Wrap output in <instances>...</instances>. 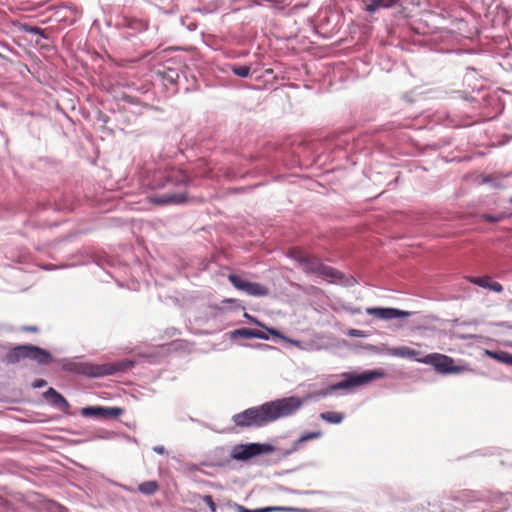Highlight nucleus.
Wrapping results in <instances>:
<instances>
[{
  "label": "nucleus",
  "instance_id": "7",
  "mask_svg": "<svg viewBox=\"0 0 512 512\" xmlns=\"http://www.w3.org/2000/svg\"><path fill=\"white\" fill-rule=\"evenodd\" d=\"M228 280L236 289L244 291L251 296H267L269 293L268 288L264 285L247 281L235 274L228 275Z\"/></svg>",
  "mask_w": 512,
  "mask_h": 512
},
{
  "label": "nucleus",
  "instance_id": "19",
  "mask_svg": "<svg viewBox=\"0 0 512 512\" xmlns=\"http://www.w3.org/2000/svg\"><path fill=\"white\" fill-rule=\"evenodd\" d=\"M322 436V432L321 431H313V432H307V433H304L303 435H301L298 440L294 443V449H298L299 446L306 442V441H309V440H314V439H318Z\"/></svg>",
  "mask_w": 512,
  "mask_h": 512
},
{
  "label": "nucleus",
  "instance_id": "25",
  "mask_svg": "<svg viewBox=\"0 0 512 512\" xmlns=\"http://www.w3.org/2000/svg\"><path fill=\"white\" fill-rule=\"evenodd\" d=\"M252 338L262 339V340H268L269 336L257 329H252Z\"/></svg>",
  "mask_w": 512,
  "mask_h": 512
},
{
  "label": "nucleus",
  "instance_id": "24",
  "mask_svg": "<svg viewBox=\"0 0 512 512\" xmlns=\"http://www.w3.org/2000/svg\"><path fill=\"white\" fill-rule=\"evenodd\" d=\"M203 501L208 505V507L210 508L211 512H216V504L213 501V498H212L211 495L204 496Z\"/></svg>",
  "mask_w": 512,
  "mask_h": 512
},
{
  "label": "nucleus",
  "instance_id": "12",
  "mask_svg": "<svg viewBox=\"0 0 512 512\" xmlns=\"http://www.w3.org/2000/svg\"><path fill=\"white\" fill-rule=\"evenodd\" d=\"M141 183L143 186L148 187L150 189H159L166 185V182L169 181V178L165 177L162 172H153L152 175L147 174L145 177H141Z\"/></svg>",
  "mask_w": 512,
  "mask_h": 512
},
{
  "label": "nucleus",
  "instance_id": "29",
  "mask_svg": "<svg viewBox=\"0 0 512 512\" xmlns=\"http://www.w3.org/2000/svg\"><path fill=\"white\" fill-rule=\"evenodd\" d=\"M187 181H188V177H187V175H185V174H184V173H182V172H179V173H178V177H177V179H176V182H177V183H183V184H186V183H187Z\"/></svg>",
  "mask_w": 512,
  "mask_h": 512
},
{
  "label": "nucleus",
  "instance_id": "5",
  "mask_svg": "<svg viewBox=\"0 0 512 512\" xmlns=\"http://www.w3.org/2000/svg\"><path fill=\"white\" fill-rule=\"evenodd\" d=\"M385 376V372L382 370H369L360 374H349L346 375V378L334 385H332L329 390H340V389H348L351 387L362 386L368 384L376 379L383 378Z\"/></svg>",
  "mask_w": 512,
  "mask_h": 512
},
{
  "label": "nucleus",
  "instance_id": "17",
  "mask_svg": "<svg viewBox=\"0 0 512 512\" xmlns=\"http://www.w3.org/2000/svg\"><path fill=\"white\" fill-rule=\"evenodd\" d=\"M78 372L89 375V376L98 377V376H102V375L106 374L107 370L102 366L85 365V366H82L78 370Z\"/></svg>",
  "mask_w": 512,
  "mask_h": 512
},
{
  "label": "nucleus",
  "instance_id": "3",
  "mask_svg": "<svg viewBox=\"0 0 512 512\" xmlns=\"http://www.w3.org/2000/svg\"><path fill=\"white\" fill-rule=\"evenodd\" d=\"M22 359H30L37 362L40 365H47L51 363V354L38 346L34 345H18L12 348L5 357V360L9 364H16Z\"/></svg>",
  "mask_w": 512,
  "mask_h": 512
},
{
  "label": "nucleus",
  "instance_id": "10",
  "mask_svg": "<svg viewBox=\"0 0 512 512\" xmlns=\"http://www.w3.org/2000/svg\"><path fill=\"white\" fill-rule=\"evenodd\" d=\"M43 398L53 407L60 409L63 412H67L70 408L68 401L58 393L54 388H49L43 393Z\"/></svg>",
  "mask_w": 512,
  "mask_h": 512
},
{
  "label": "nucleus",
  "instance_id": "33",
  "mask_svg": "<svg viewBox=\"0 0 512 512\" xmlns=\"http://www.w3.org/2000/svg\"><path fill=\"white\" fill-rule=\"evenodd\" d=\"M511 202H512V198H511Z\"/></svg>",
  "mask_w": 512,
  "mask_h": 512
},
{
  "label": "nucleus",
  "instance_id": "6",
  "mask_svg": "<svg viewBox=\"0 0 512 512\" xmlns=\"http://www.w3.org/2000/svg\"><path fill=\"white\" fill-rule=\"evenodd\" d=\"M272 451L273 447L269 444H238L232 448L231 458L237 461H246L260 454L270 453Z\"/></svg>",
  "mask_w": 512,
  "mask_h": 512
},
{
  "label": "nucleus",
  "instance_id": "11",
  "mask_svg": "<svg viewBox=\"0 0 512 512\" xmlns=\"http://www.w3.org/2000/svg\"><path fill=\"white\" fill-rule=\"evenodd\" d=\"M149 201L156 205L181 204L187 201L186 193H167L161 196H153Z\"/></svg>",
  "mask_w": 512,
  "mask_h": 512
},
{
  "label": "nucleus",
  "instance_id": "16",
  "mask_svg": "<svg viewBox=\"0 0 512 512\" xmlns=\"http://www.w3.org/2000/svg\"><path fill=\"white\" fill-rule=\"evenodd\" d=\"M244 512H274V511H281V512H308L306 509H299L294 507H281V506H274V507H265L261 509L256 510H248L243 508Z\"/></svg>",
  "mask_w": 512,
  "mask_h": 512
},
{
  "label": "nucleus",
  "instance_id": "18",
  "mask_svg": "<svg viewBox=\"0 0 512 512\" xmlns=\"http://www.w3.org/2000/svg\"><path fill=\"white\" fill-rule=\"evenodd\" d=\"M320 418L331 424H339L343 421L344 415L339 412L328 411L321 413Z\"/></svg>",
  "mask_w": 512,
  "mask_h": 512
},
{
  "label": "nucleus",
  "instance_id": "22",
  "mask_svg": "<svg viewBox=\"0 0 512 512\" xmlns=\"http://www.w3.org/2000/svg\"><path fill=\"white\" fill-rule=\"evenodd\" d=\"M231 70L235 75L244 78V77L249 76L251 68H250V66H247V65H242V66L234 65V66H232Z\"/></svg>",
  "mask_w": 512,
  "mask_h": 512
},
{
  "label": "nucleus",
  "instance_id": "26",
  "mask_svg": "<svg viewBox=\"0 0 512 512\" xmlns=\"http://www.w3.org/2000/svg\"><path fill=\"white\" fill-rule=\"evenodd\" d=\"M24 30L32 34H39L41 32V29L39 27L28 25H24Z\"/></svg>",
  "mask_w": 512,
  "mask_h": 512
},
{
  "label": "nucleus",
  "instance_id": "1",
  "mask_svg": "<svg viewBox=\"0 0 512 512\" xmlns=\"http://www.w3.org/2000/svg\"><path fill=\"white\" fill-rule=\"evenodd\" d=\"M302 405L301 399L295 396L264 403L257 407L244 410L232 418L238 427H261L279 418L294 414Z\"/></svg>",
  "mask_w": 512,
  "mask_h": 512
},
{
  "label": "nucleus",
  "instance_id": "23",
  "mask_svg": "<svg viewBox=\"0 0 512 512\" xmlns=\"http://www.w3.org/2000/svg\"><path fill=\"white\" fill-rule=\"evenodd\" d=\"M245 317L248 318L251 322H253L254 324H256L257 326H260L264 329H266L271 335L273 336H276V337H281V334L278 330L274 329V328H268L266 327L263 323H261L260 321H258L257 319H255L254 317H251L249 314L245 313Z\"/></svg>",
  "mask_w": 512,
  "mask_h": 512
},
{
  "label": "nucleus",
  "instance_id": "15",
  "mask_svg": "<svg viewBox=\"0 0 512 512\" xmlns=\"http://www.w3.org/2000/svg\"><path fill=\"white\" fill-rule=\"evenodd\" d=\"M400 0H370L369 4L366 6V10L369 13H375L380 8H391L395 6Z\"/></svg>",
  "mask_w": 512,
  "mask_h": 512
},
{
  "label": "nucleus",
  "instance_id": "4",
  "mask_svg": "<svg viewBox=\"0 0 512 512\" xmlns=\"http://www.w3.org/2000/svg\"><path fill=\"white\" fill-rule=\"evenodd\" d=\"M416 361L433 366L437 373L443 375L457 374L464 370L463 367L455 365V361L452 357L441 353H430L424 357L416 359Z\"/></svg>",
  "mask_w": 512,
  "mask_h": 512
},
{
  "label": "nucleus",
  "instance_id": "27",
  "mask_svg": "<svg viewBox=\"0 0 512 512\" xmlns=\"http://www.w3.org/2000/svg\"><path fill=\"white\" fill-rule=\"evenodd\" d=\"M20 329H21V331H24V332H31V333L39 332V328L35 325H33V326L25 325V326H22Z\"/></svg>",
  "mask_w": 512,
  "mask_h": 512
},
{
  "label": "nucleus",
  "instance_id": "14",
  "mask_svg": "<svg viewBox=\"0 0 512 512\" xmlns=\"http://www.w3.org/2000/svg\"><path fill=\"white\" fill-rule=\"evenodd\" d=\"M388 354L395 357L419 359L420 352L407 346L393 347L388 349Z\"/></svg>",
  "mask_w": 512,
  "mask_h": 512
},
{
  "label": "nucleus",
  "instance_id": "2",
  "mask_svg": "<svg viewBox=\"0 0 512 512\" xmlns=\"http://www.w3.org/2000/svg\"><path fill=\"white\" fill-rule=\"evenodd\" d=\"M288 254L306 273L316 274L331 283H336L342 279V274L338 270L324 265L320 259L305 253L299 248L290 249Z\"/></svg>",
  "mask_w": 512,
  "mask_h": 512
},
{
  "label": "nucleus",
  "instance_id": "20",
  "mask_svg": "<svg viewBox=\"0 0 512 512\" xmlns=\"http://www.w3.org/2000/svg\"><path fill=\"white\" fill-rule=\"evenodd\" d=\"M158 488L159 485L156 481H146L138 486V490L146 495L154 494L158 490Z\"/></svg>",
  "mask_w": 512,
  "mask_h": 512
},
{
  "label": "nucleus",
  "instance_id": "30",
  "mask_svg": "<svg viewBox=\"0 0 512 512\" xmlns=\"http://www.w3.org/2000/svg\"><path fill=\"white\" fill-rule=\"evenodd\" d=\"M501 360L507 364L512 365V355L509 353H502Z\"/></svg>",
  "mask_w": 512,
  "mask_h": 512
},
{
  "label": "nucleus",
  "instance_id": "28",
  "mask_svg": "<svg viewBox=\"0 0 512 512\" xmlns=\"http://www.w3.org/2000/svg\"><path fill=\"white\" fill-rule=\"evenodd\" d=\"M47 384L46 380L44 379H36L33 383H32V387L33 388H42L44 387L45 385Z\"/></svg>",
  "mask_w": 512,
  "mask_h": 512
},
{
  "label": "nucleus",
  "instance_id": "31",
  "mask_svg": "<svg viewBox=\"0 0 512 512\" xmlns=\"http://www.w3.org/2000/svg\"><path fill=\"white\" fill-rule=\"evenodd\" d=\"M225 302L232 303V302H234V300L233 299H227V300H225Z\"/></svg>",
  "mask_w": 512,
  "mask_h": 512
},
{
  "label": "nucleus",
  "instance_id": "13",
  "mask_svg": "<svg viewBox=\"0 0 512 512\" xmlns=\"http://www.w3.org/2000/svg\"><path fill=\"white\" fill-rule=\"evenodd\" d=\"M467 280L470 283L478 285L480 287L492 290L494 292L500 293L503 291V287L499 282L492 281L490 276L483 277H467Z\"/></svg>",
  "mask_w": 512,
  "mask_h": 512
},
{
  "label": "nucleus",
  "instance_id": "32",
  "mask_svg": "<svg viewBox=\"0 0 512 512\" xmlns=\"http://www.w3.org/2000/svg\"><path fill=\"white\" fill-rule=\"evenodd\" d=\"M351 335H357V331H353Z\"/></svg>",
  "mask_w": 512,
  "mask_h": 512
},
{
  "label": "nucleus",
  "instance_id": "21",
  "mask_svg": "<svg viewBox=\"0 0 512 512\" xmlns=\"http://www.w3.org/2000/svg\"><path fill=\"white\" fill-rule=\"evenodd\" d=\"M231 337L234 339L238 338V337L250 339V338H252V329H250V328L236 329L231 332Z\"/></svg>",
  "mask_w": 512,
  "mask_h": 512
},
{
  "label": "nucleus",
  "instance_id": "8",
  "mask_svg": "<svg viewBox=\"0 0 512 512\" xmlns=\"http://www.w3.org/2000/svg\"><path fill=\"white\" fill-rule=\"evenodd\" d=\"M366 313L382 320H392L396 318H407L411 315L408 311L396 308L370 307L366 309Z\"/></svg>",
  "mask_w": 512,
  "mask_h": 512
},
{
  "label": "nucleus",
  "instance_id": "9",
  "mask_svg": "<svg viewBox=\"0 0 512 512\" xmlns=\"http://www.w3.org/2000/svg\"><path fill=\"white\" fill-rule=\"evenodd\" d=\"M122 412L123 411L120 408H104L89 406L81 410V415L85 417L95 418H115L122 414Z\"/></svg>",
  "mask_w": 512,
  "mask_h": 512
}]
</instances>
